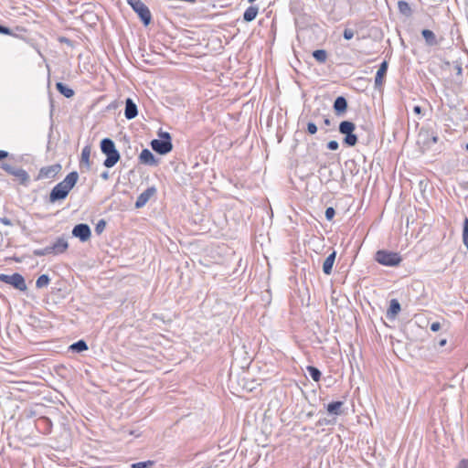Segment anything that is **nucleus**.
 I'll return each mask as SVG.
<instances>
[{
	"label": "nucleus",
	"mask_w": 468,
	"mask_h": 468,
	"mask_svg": "<svg viewBox=\"0 0 468 468\" xmlns=\"http://www.w3.org/2000/svg\"><path fill=\"white\" fill-rule=\"evenodd\" d=\"M155 193L156 188L154 186L146 188L138 196L135 202V208H141L144 207L146 203L150 200V198L155 195Z\"/></svg>",
	"instance_id": "obj_13"
},
{
	"label": "nucleus",
	"mask_w": 468,
	"mask_h": 468,
	"mask_svg": "<svg viewBox=\"0 0 468 468\" xmlns=\"http://www.w3.org/2000/svg\"><path fill=\"white\" fill-rule=\"evenodd\" d=\"M89 349V346L85 340L80 339L73 344H71L69 347V350L73 353H81L84 351H87Z\"/></svg>",
	"instance_id": "obj_26"
},
{
	"label": "nucleus",
	"mask_w": 468,
	"mask_h": 468,
	"mask_svg": "<svg viewBox=\"0 0 468 468\" xmlns=\"http://www.w3.org/2000/svg\"><path fill=\"white\" fill-rule=\"evenodd\" d=\"M398 8L399 13L405 16L406 17L411 16L413 13L410 4L404 0H399L398 2Z\"/></svg>",
	"instance_id": "obj_28"
},
{
	"label": "nucleus",
	"mask_w": 468,
	"mask_h": 468,
	"mask_svg": "<svg viewBox=\"0 0 468 468\" xmlns=\"http://www.w3.org/2000/svg\"><path fill=\"white\" fill-rule=\"evenodd\" d=\"M139 161L141 164L145 165L155 166L158 165V160L155 158L154 154L147 148L143 149L139 155Z\"/></svg>",
	"instance_id": "obj_14"
},
{
	"label": "nucleus",
	"mask_w": 468,
	"mask_h": 468,
	"mask_svg": "<svg viewBox=\"0 0 468 468\" xmlns=\"http://www.w3.org/2000/svg\"><path fill=\"white\" fill-rule=\"evenodd\" d=\"M344 402L337 400L327 404L326 410L330 415L339 416L343 414Z\"/></svg>",
	"instance_id": "obj_21"
},
{
	"label": "nucleus",
	"mask_w": 468,
	"mask_h": 468,
	"mask_svg": "<svg viewBox=\"0 0 468 468\" xmlns=\"http://www.w3.org/2000/svg\"><path fill=\"white\" fill-rule=\"evenodd\" d=\"M56 89L60 94L68 99L74 96V90L62 82H57Z\"/></svg>",
	"instance_id": "obj_27"
},
{
	"label": "nucleus",
	"mask_w": 468,
	"mask_h": 468,
	"mask_svg": "<svg viewBox=\"0 0 468 468\" xmlns=\"http://www.w3.org/2000/svg\"><path fill=\"white\" fill-rule=\"evenodd\" d=\"M335 215V210L334 207H329L325 209L324 216L328 221H331L334 218Z\"/></svg>",
	"instance_id": "obj_36"
},
{
	"label": "nucleus",
	"mask_w": 468,
	"mask_h": 468,
	"mask_svg": "<svg viewBox=\"0 0 468 468\" xmlns=\"http://www.w3.org/2000/svg\"><path fill=\"white\" fill-rule=\"evenodd\" d=\"M375 261L384 266L395 267L402 261V257L398 252L379 250L375 254Z\"/></svg>",
	"instance_id": "obj_4"
},
{
	"label": "nucleus",
	"mask_w": 468,
	"mask_h": 468,
	"mask_svg": "<svg viewBox=\"0 0 468 468\" xmlns=\"http://www.w3.org/2000/svg\"><path fill=\"white\" fill-rule=\"evenodd\" d=\"M306 370L314 381L317 382L321 379L322 373L316 367L308 366Z\"/></svg>",
	"instance_id": "obj_29"
},
{
	"label": "nucleus",
	"mask_w": 468,
	"mask_h": 468,
	"mask_svg": "<svg viewBox=\"0 0 468 468\" xmlns=\"http://www.w3.org/2000/svg\"><path fill=\"white\" fill-rule=\"evenodd\" d=\"M314 58L319 63H324L327 58V52L324 49H316L313 52Z\"/></svg>",
	"instance_id": "obj_30"
},
{
	"label": "nucleus",
	"mask_w": 468,
	"mask_h": 468,
	"mask_svg": "<svg viewBox=\"0 0 468 468\" xmlns=\"http://www.w3.org/2000/svg\"><path fill=\"white\" fill-rule=\"evenodd\" d=\"M127 4L138 15L144 26L152 22V15L149 8L141 0H126Z\"/></svg>",
	"instance_id": "obj_5"
},
{
	"label": "nucleus",
	"mask_w": 468,
	"mask_h": 468,
	"mask_svg": "<svg viewBox=\"0 0 468 468\" xmlns=\"http://www.w3.org/2000/svg\"><path fill=\"white\" fill-rule=\"evenodd\" d=\"M48 254H52V250H51V247L50 246H47V247H45L43 249H37V250H33V255L37 256V257H42V256H46V255H48Z\"/></svg>",
	"instance_id": "obj_33"
},
{
	"label": "nucleus",
	"mask_w": 468,
	"mask_h": 468,
	"mask_svg": "<svg viewBox=\"0 0 468 468\" xmlns=\"http://www.w3.org/2000/svg\"><path fill=\"white\" fill-rule=\"evenodd\" d=\"M413 112L416 113V114H421L422 108L420 105H415L413 107Z\"/></svg>",
	"instance_id": "obj_47"
},
{
	"label": "nucleus",
	"mask_w": 468,
	"mask_h": 468,
	"mask_svg": "<svg viewBox=\"0 0 468 468\" xmlns=\"http://www.w3.org/2000/svg\"><path fill=\"white\" fill-rule=\"evenodd\" d=\"M150 145L155 153L162 155L167 154L173 149L172 142H167L160 139L152 140Z\"/></svg>",
	"instance_id": "obj_9"
},
{
	"label": "nucleus",
	"mask_w": 468,
	"mask_h": 468,
	"mask_svg": "<svg viewBox=\"0 0 468 468\" xmlns=\"http://www.w3.org/2000/svg\"><path fill=\"white\" fill-rule=\"evenodd\" d=\"M324 125H326V126H330V125H331V121H330V119H329V118H327V117L324 118Z\"/></svg>",
	"instance_id": "obj_50"
},
{
	"label": "nucleus",
	"mask_w": 468,
	"mask_h": 468,
	"mask_svg": "<svg viewBox=\"0 0 468 468\" xmlns=\"http://www.w3.org/2000/svg\"><path fill=\"white\" fill-rule=\"evenodd\" d=\"M72 235L79 238L80 241L85 242L91 236L90 228L85 223L77 224L72 229Z\"/></svg>",
	"instance_id": "obj_10"
},
{
	"label": "nucleus",
	"mask_w": 468,
	"mask_h": 468,
	"mask_svg": "<svg viewBox=\"0 0 468 468\" xmlns=\"http://www.w3.org/2000/svg\"><path fill=\"white\" fill-rule=\"evenodd\" d=\"M36 426L43 434H49L52 431V421L48 417L42 416L36 420Z\"/></svg>",
	"instance_id": "obj_17"
},
{
	"label": "nucleus",
	"mask_w": 468,
	"mask_h": 468,
	"mask_svg": "<svg viewBox=\"0 0 468 468\" xmlns=\"http://www.w3.org/2000/svg\"><path fill=\"white\" fill-rule=\"evenodd\" d=\"M455 69H456V72H457L458 74H461V73H462V67H461L460 65H456V66H455Z\"/></svg>",
	"instance_id": "obj_53"
},
{
	"label": "nucleus",
	"mask_w": 468,
	"mask_h": 468,
	"mask_svg": "<svg viewBox=\"0 0 468 468\" xmlns=\"http://www.w3.org/2000/svg\"><path fill=\"white\" fill-rule=\"evenodd\" d=\"M460 186L463 189L468 190V180L467 181H463L462 183H460Z\"/></svg>",
	"instance_id": "obj_48"
},
{
	"label": "nucleus",
	"mask_w": 468,
	"mask_h": 468,
	"mask_svg": "<svg viewBox=\"0 0 468 468\" xmlns=\"http://www.w3.org/2000/svg\"><path fill=\"white\" fill-rule=\"evenodd\" d=\"M90 146H85L81 151L80 160V167L82 169L85 167L87 170L90 168Z\"/></svg>",
	"instance_id": "obj_24"
},
{
	"label": "nucleus",
	"mask_w": 468,
	"mask_h": 468,
	"mask_svg": "<svg viewBox=\"0 0 468 468\" xmlns=\"http://www.w3.org/2000/svg\"><path fill=\"white\" fill-rule=\"evenodd\" d=\"M339 147V144L337 141L332 140L327 143V148L331 151H335Z\"/></svg>",
	"instance_id": "obj_41"
},
{
	"label": "nucleus",
	"mask_w": 468,
	"mask_h": 468,
	"mask_svg": "<svg viewBox=\"0 0 468 468\" xmlns=\"http://www.w3.org/2000/svg\"><path fill=\"white\" fill-rule=\"evenodd\" d=\"M101 150L106 155L103 165L107 168L114 166L121 158L114 142L110 138H104L101 141Z\"/></svg>",
	"instance_id": "obj_2"
},
{
	"label": "nucleus",
	"mask_w": 468,
	"mask_h": 468,
	"mask_svg": "<svg viewBox=\"0 0 468 468\" xmlns=\"http://www.w3.org/2000/svg\"><path fill=\"white\" fill-rule=\"evenodd\" d=\"M462 239L463 245L468 250V218H465L463 224Z\"/></svg>",
	"instance_id": "obj_32"
},
{
	"label": "nucleus",
	"mask_w": 468,
	"mask_h": 468,
	"mask_svg": "<svg viewBox=\"0 0 468 468\" xmlns=\"http://www.w3.org/2000/svg\"><path fill=\"white\" fill-rule=\"evenodd\" d=\"M400 303L397 299H391L389 302V307L387 311V317L390 320L395 319L400 312Z\"/></svg>",
	"instance_id": "obj_20"
},
{
	"label": "nucleus",
	"mask_w": 468,
	"mask_h": 468,
	"mask_svg": "<svg viewBox=\"0 0 468 468\" xmlns=\"http://www.w3.org/2000/svg\"><path fill=\"white\" fill-rule=\"evenodd\" d=\"M465 150L468 151V143L465 144Z\"/></svg>",
	"instance_id": "obj_55"
},
{
	"label": "nucleus",
	"mask_w": 468,
	"mask_h": 468,
	"mask_svg": "<svg viewBox=\"0 0 468 468\" xmlns=\"http://www.w3.org/2000/svg\"><path fill=\"white\" fill-rule=\"evenodd\" d=\"M9 156V153L5 150H0V161L7 158Z\"/></svg>",
	"instance_id": "obj_46"
},
{
	"label": "nucleus",
	"mask_w": 468,
	"mask_h": 468,
	"mask_svg": "<svg viewBox=\"0 0 468 468\" xmlns=\"http://www.w3.org/2000/svg\"><path fill=\"white\" fill-rule=\"evenodd\" d=\"M61 168L59 164L44 166L40 168L37 179L54 178L61 171Z\"/></svg>",
	"instance_id": "obj_11"
},
{
	"label": "nucleus",
	"mask_w": 468,
	"mask_h": 468,
	"mask_svg": "<svg viewBox=\"0 0 468 468\" xmlns=\"http://www.w3.org/2000/svg\"><path fill=\"white\" fill-rule=\"evenodd\" d=\"M259 14V6L250 5L243 13V20L247 23L252 22Z\"/></svg>",
	"instance_id": "obj_22"
},
{
	"label": "nucleus",
	"mask_w": 468,
	"mask_h": 468,
	"mask_svg": "<svg viewBox=\"0 0 468 468\" xmlns=\"http://www.w3.org/2000/svg\"><path fill=\"white\" fill-rule=\"evenodd\" d=\"M456 468H468V459H462Z\"/></svg>",
	"instance_id": "obj_45"
},
{
	"label": "nucleus",
	"mask_w": 468,
	"mask_h": 468,
	"mask_svg": "<svg viewBox=\"0 0 468 468\" xmlns=\"http://www.w3.org/2000/svg\"><path fill=\"white\" fill-rule=\"evenodd\" d=\"M0 34L12 36L13 32L9 27L0 25Z\"/></svg>",
	"instance_id": "obj_42"
},
{
	"label": "nucleus",
	"mask_w": 468,
	"mask_h": 468,
	"mask_svg": "<svg viewBox=\"0 0 468 468\" xmlns=\"http://www.w3.org/2000/svg\"><path fill=\"white\" fill-rule=\"evenodd\" d=\"M101 177L103 180H108L109 179V172L108 171H104L103 173H101Z\"/></svg>",
	"instance_id": "obj_49"
},
{
	"label": "nucleus",
	"mask_w": 468,
	"mask_h": 468,
	"mask_svg": "<svg viewBox=\"0 0 468 468\" xmlns=\"http://www.w3.org/2000/svg\"><path fill=\"white\" fill-rule=\"evenodd\" d=\"M1 168L5 171L8 175H11L17 178V180L20 182L23 186H27L29 182V175L28 173L20 167H15L11 165L8 163H2Z\"/></svg>",
	"instance_id": "obj_7"
},
{
	"label": "nucleus",
	"mask_w": 468,
	"mask_h": 468,
	"mask_svg": "<svg viewBox=\"0 0 468 468\" xmlns=\"http://www.w3.org/2000/svg\"><path fill=\"white\" fill-rule=\"evenodd\" d=\"M50 247L53 255H59L64 253L68 250L69 243L66 238L58 237L56 239V241L52 245H50Z\"/></svg>",
	"instance_id": "obj_16"
},
{
	"label": "nucleus",
	"mask_w": 468,
	"mask_h": 468,
	"mask_svg": "<svg viewBox=\"0 0 468 468\" xmlns=\"http://www.w3.org/2000/svg\"><path fill=\"white\" fill-rule=\"evenodd\" d=\"M105 228H106V221L101 218L97 222V224L95 226V232L98 235H100L104 231Z\"/></svg>",
	"instance_id": "obj_35"
},
{
	"label": "nucleus",
	"mask_w": 468,
	"mask_h": 468,
	"mask_svg": "<svg viewBox=\"0 0 468 468\" xmlns=\"http://www.w3.org/2000/svg\"><path fill=\"white\" fill-rule=\"evenodd\" d=\"M154 464V461L138 462L131 464V468H151Z\"/></svg>",
	"instance_id": "obj_34"
},
{
	"label": "nucleus",
	"mask_w": 468,
	"mask_h": 468,
	"mask_svg": "<svg viewBox=\"0 0 468 468\" xmlns=\"http://www.w3.org/2000/svg\"><path fill=\"white\" fill-rule=\"evenodd\" d=\"M335 423V419L328 420V419H320L317 421L318 426H324V425H333Z\"/></svg>",
	"instance_id": "obj_39"
},
{
	"label": "nucleus",
	"mask_w": 468,
	"mask_h": 468,
	"mask_svg": "<svg viewBox=\"0 0 468 468\" xmlns=\"http://www.w3.org/2000/svg\"><path fill=\"white\" fill-rule=\"evenodd\" d=\"M79 179V174L72 171L58 184H57L49 193V202L55 203L57 201L64 200L70 190L75 186Z\"/></svg>",
	"instance_id": "obj_1"
},
{
	"label": "nucleus",
	"mask_w": 468,
	"mask_h": 468,
	"mask_svg": "<svg viewBox=\"0 0 468 468\" xmlns=\"http://www.w3.org/2000/svg\"><path fill=\"white\" fill-rule=\"evenodd\" d=\"M441 328V324L440 322H433L431 324V330L432 332H438L440 329Z\"/></svg>",
	"instance_id": "obj_44"
},
{
	"label": "nucleus",
	"mask_w": 468,
	"mask_h": 468,
	"mask_svg": "<svg viewBox=\"0 0 468 468\" xmlns=\"http://www.w3.org/2000/svg\"><path fill=\"white\" fill-rule=\"evenodd\" d=\"M0 282L12 285L15 289L24 292L27 290L25 278L18 272L11 275L0 274Z\"/></svg>",
	"instance_id": "obj_8"
},
{
	"label": "nucleus",
	"mask_w": 468,
	"mask_h": 468,
	"mask_svg": "<svg viewBox=\"0 0 468 468\" xmlns=\"http://www.w3.org/2000/svg\"><path fill=\"white\" fill-rule=\"evenodd\" d=\"M1 168L5 171L8 175H11L17 178V180L20 182L23 186H27L29 182V175L28 173L20 167H15L11 165L8 163H2Z\"/></svg>",
	"instance_id": "obj_6"
},
{
	"label": "nucleus",
	"mask_w": 468,
	"mask_h": 468,
	"mask_svg": "<svg viewBox=\"0 0 468 468\" xmlns=\"http://www.w3.org/2000/svg\"><path fill=\"white\" fill-rule=\"evenodd\" d=\"M421 36L423 37L426 45L429 47L437 46L439 44L436 35L430 29H423L421 31Z\"/></svg>",
	"instance_id": "obj_25"
},
{
	"label": "nucleus",
	"mask_w": 468,
	"mask_h": 468,
	"mask_svg": "<svg viewBox=\"0 0 468 468\" xmlns=\"http://www.w3.org/2000/svg\"><path fill=\"white\" fill-rule=\"evenodd\" d=\"M138 114L137 105L133 102L131 98H127L125 101L124 116L127 120L135 118Z\"/></svg>",
	"instance_id": "obj_19"
},
{
	"label": "nucleus",
	"mask_w": 468,
	"mask_h": 468,
	"mask_svg": "<svg viewBox=\"0 0 468 468\" xmlns=\"http://www.w3.org/2000/svg\"><path fill=\"white\" fill-rule=\"evenodd\" d=\"M419 136L425 138L424 144L427 145L437 144L439 140L437 133L429 128H421Z\"/></svg>",
	"instance_id": "obj_18"
},
{
	"label": "nucleus",
	"mask_w": 468,
	"mask_h": 468,
	"mask_svg": "<svg viewBox=\"0 0 468 468\" xmlns=\"http://www.w3.org/2000/svg\"><path fill=\"white\" fill-rule=\"evenodd\" d=\"M50 282V278L47 274L40 275L36 282V287L38 289L47 287Z\"/></svg>",
	"instance_id": "obj_31"
},
{
	"label": "nucleus",
	"mask_w": 468,
	"mask_h": 468,
	"mask_svg": "<svg viewBox=\"0 0 468 468\" xmlns=\"http://www.w3.org/2000/svg\"><path fill=\"white\" fill-rule=\"evenodd\" d=\"M336 258V251L330 253L323 263V271L326 275H330Z\"/></svg>",
	"instance_id": "obj_23"
},
{
	"label": "nucleus",
	"mask_w": 468,
	"mask_h": 468,
	"mask_svg": "<svg viewBox=\"0 0 468 468\" xmlns=\"http://www.w3.org/2000/svg\"><path fill=\"white\" fill-rule=\"evenodd\" d=\"M356 124L351 121H342L339 123L338 131L341 134L345 135L343 144L348 147L355 146L358 142L357 135L354 133Z\"/></svg>",
	"instance_id": "obj_3"
},
{
	"label": "nucleus",
	"mask_w": 468,
	"mask_h": 468,
	"mask_svg": "<svg viewBox=\"0 0 468 468\" xmlns=\"http://www.w3.org/2000/svg\"><path fill=\"white\" fill-rule=\"evenodd\" d=\"M0 222L5 226H13L12 220L7 217H0Z\"/></svg>",
	"instance_id": "obj_43"
},
{
	"label": "nucleus",
	"mask_w": 468,
	"mask_h": 468,
	"mask_svg": "<svg viewBox=\"0 0 468 468\" xmlns=\"http://www.w3.org/2000/svg\"><path fill=\"white\" fill-rule=\"evenodd\" d=\"M347 101L344 96H338L334 101L333 109L336 116H343L347 111Z\"/></svg>",
	"instance_id": "obj_15"
},
{
	"label": "nucleus",
	"mask_w": 468,
	"mask_h": 468,
	"mask_svg": "<svg viewBox=\"0 0 468 468\" xmlns=\"http://www.w3.org/2000/svg\"><path fill=\"white\" fill-rule=\"evenodd\" d=\"M256 0H248L250 4H253Z\"/></svg>",
	"instance_id": "obj_54"
},
{
	"label": "nucleus",
	"mask_w": 468,
	"mask_h": 468,
	"mask_svg": "<svg viewBox=\"0 0 468 468\" xmlns=\"http://www.w3.org/2000/svg\"><path fill=\"white\" fill-rule=\"evenodd\" d=\"M388 68V63L386 60H384L380 64V66L377 71V74L375 76L374 86H375L376 90H380L382 88L383 83L386 79V76H387Z\"/></svg>",
	"instance_id": "obj_12"
},
{
	"label": "nucleus",
	"mask_w": 468,
	"mask_h": 468,
	"mask_svg": "<svg viewBox=\"0 0 468 468\" xmlns=\"http://www.w3.org/2000/svg\"><path fill=\"white\" fill-rule=\"evenodd\" d=\"M60 42H64V43H67L69 45L71 43V41L69 38H67V37H61L60 38Z\"/></svg>",
	"instance_id": "obj_52"
},
{
	"label": "nucleus",
	"mask_w": 468,
	"mask_h": 468,
	"mask_svg": "<svg viewBox=\"0 0 468 468\" xmlns=\"http://www.w3.org/2000/svg\"><path fill=\"white\" fill-rule=\"evenodd\" d=\"M354 35H355L354 31L350 28H346L343 32V37L346 40L352 39L354 37Z\"/></svg>",
	"instance_id": "obj_40"
},
{
	"label": "nucleus",
	"mask_w": 468,
	"mask_h": 468,
	"mask_svg": "<svg viewBox=\"0 0 468 468\" xmlns=\"http://www.w3.org/2000/svg\"><path fill=\"white\" fill-rule=\"evenodd\" d=\"M306 131L309 134H315L317 133V126L314 122H308Z\"/></svg>",
	"instance_id": "obj_37"
},
{
	"label": "nucleus",
	"mask_w": 468,
	"mask_h": 468,
	"mask_svg": "<svg viewBox=\"0 0 468 468\" xmlns=\"http://www.w3.org/2000/svg\"><path fill=\"white\" fill-rule=\"evenodd\" d=\"M158 136H159L160 140H164V141H167V142H172L171 135L167 132L159 131L158 132Z\"/></svg>",
	"instance_id": "obj_38"
},
{
	"label": "nucleus",
	"mask_w": 468,
	"mask_h": 468,
	"mask_svg": "<svg viewBox=\"0 0 468 468\" xmlns=\"http://www.w3.org/2000/svg\"><path fill=\"white\" fill-rule=\"evenodd\" d=\"M446 343H447L446 339H441L439 341L438 346L441 347V346H444L446 345Z\"/></svg>",
	"instance_id": "obj_51"
}]
</instances>
